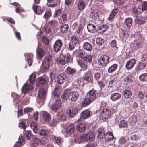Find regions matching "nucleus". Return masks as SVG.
<instances>
[{
  "label": "nucleus",
  "instance_id": "8",
  "mask_svg": "<svg viewBox=\"0 0 147 147\" xmlns=\"http://www.w3.org/2000/svg\"><path fill=\"white\" fill-rule=\"evenodd\" d=\"M63 45V42L61 39H57L53 45L54 49L57 52L59 51Z\"/></svg>",
  "mask_w": 147,
  "mask_h": 147
},
{
  "label": "nucleus",
  "instance_id": "6",
  "mask_svg": "<svg viewBox=\"0 0 147 147\" xmlns=\"http://www.w3.org/2000/svg\"><path fill=\"white\" fill-rule=\"evenodd\" d=\"M109 56L104 55L99 59L98 63L100 65L105 66L109 63Z\"/></svg>",
  "mask_w": 147,
  "mask_h": 147
},
{
  "label": "nucleus",
  "instance_id": "14",
  "mask_svg": "<svg viewBox=\"0 0 147 147\" xmlns=\"http://www.w3.org/2000/svg\"><path fill=\"white\" fill-rule=\"evenodd\" d=\"M66 76L65 74H62L58 75L57 77V82L59 84H61L66 80Z\"/></svg>",
  "mask_w": 147,
  "mask_h": 147
},
{
  "label": "nucleus",
  "instance_id": "31",
  "mask_svg": "<svg viewBox=\"0 0 147 147\" xmlns=\"http://www.w3.org/2000/svg\"><path fill=\"white\" fill-rule=\"evenodd\" d=\"M121 97V94L118 93H115L111 94L110 96V98L113 101H115L119 99Z\"/></svg>",
  "mask_w": 147,
  "mask_h": 147
},
{
  "label": "nucleus",
  "instance_id": "22",
  "mask_svg": "<svg viewBox=\"0 0 147 147\" xmlns=\"http://www.w3.org/2000/svg\"><path fill=\"white\" fill-rule=\"evenodd\" d=\"M109 28L108 26L105 24L99 26L97 27V31L98 33L101 34L105 32Z\"/></svg>",
  "mask_w": 147,
  "mask_h": 147
},
{
  "label": "nucleus",
  "instance_id": "59",
  "mask_svg": "<svg viewBox=\"0 0 147 147\" xmlns=\"http://www.w3.org/2000/svg\"><path fill=\"white\" fill-rule=\"evenodd\" d=\"M43 42L46 45H48L49 43V40L46 36H44L42 38Z\"/></svg>",
  "mask_w": 147,
  "mask_h": 147
},
{
  "label": "nucleus",
  "instance_id": "57",
  "mask_svg": "<svg viewBox=\"0 0 147 147\" xmlns=\"http://www.w3.org/2000/svg\"><path fill=\"white\" fill-rule=\"evenodd\" d=\"M114 3L117 5H121L124 3L123 0H113Z\"/></svg>",
  "mask_w": 147,
  "mask_h": 147
},
{
  "label": "nucleus",
  "instance_id": "43",
  "mask_svg": "<svg viewBox=\"0 0 147 147\" xmlns=\"http://www.w3.org/2000/svg\"><path fill=\"white\" fill-rule=\"evenodd\" d=\"M84 49L88 51H90L92 49V46L89 42H86L84 43L83 45Z\"/></svg>",
  "mask_w": 147,
  "mask_h": 147
},
{
  "label": "nucleus",
  "instance_id": "1",
  "mask_svg": "<svg viewBox=\"0 0 147 147\" xmlns=\"http://www.w3.org/2000/svg\"><path fill=\"white\" fill-rule=\"evenodd\" d=\"M79 94L77 91H71L69 90H66L63 94L62 98L63 100H67L68 98L72 101L77 100L79 97Z\"/></svg>",
  "mask_w": 147,
  "mask_h": 147
},
{
  "label": "nucleus",
  "instance_id": "16",
  "mask_svg": "<svg viewBox=\"0 0 147 147\" xmlns=\"http://www.w3.org/2000/svg\"><path fill=\"white\" fill-rule=\"evenodd\" d=\"M41 140L40 139L35 136H32V146L33 147H36L38 146L40 143Z\"/></svg>",
  "mask_w": 147,
  "mask_h": 147
},
{
  "label": "nucleus",
  "instance_id": "41",
  "mask_svg": "<svg viewBox=\"0 0 147 147\" xmlns=\"http://www.w3.org/2000/svg\"><path fill=\"white\" fill-rule=\"evenodd\" d=\"M125 22L126 26L128 28H130L132 25V19L131 18H127L125 19Z\"/></svg>",
  "mask_w": 147,
  "mask_h": 147
},
{
  "label": "nucleus",
  "instance_id": "64",
  "mask_svg": "<svg viewBox=\"0 0 147 147\" xmlns=\"http://www.w3.org/2000/svg\"><path fill=\"white\" fill-rule=\"evenodd\" d=\"M140 9L138 8H134L133 9V12L134 13L136 14H139L140 13Z\"/></svg>",
  "mask_w": 147,
  "mask_h": 147
},
{
  "label": "nucleus",
  "instance_id": "33",
  "mask_svg": "<svg viewBox=\"0 0 147 147\" xmlns=\"http://www.w3.org/2000/svg\"><path fill=\"white\" fill-rule=\"evenodd\" d=\"M88 31L90 32H94L96 30V26L92 24H88L87 26Z\"/></svg>",
  "mask_w": 147,
  "mask_h": 147
},
{
  "label": "nucleus",
  "instance_id": "11",
  "mask_svg": "<svg viewBox=\"0 0 147 147\" xmlns=\"http://www.w3.org/2000/svg\"><path fill=\"white\" fill-rule=\"evenodd\" d=\"M47 83V80L44 78L40 77L38 78L36 80V84L38 87H42Z\"/></svg>",
  "mask_w": 147,
  "mask_h": 147
},
{
  "label": "nucleus",
  "instance_id": "25",
  "mask_svg": "<svg viewBox=\"0 0 147 147\" xmlns=\"http://www.w3.org/2000/svg\"><path fill=\"white\" fill-rule=\"evenodd\" d=\"M75 130V127L73 124L71 123L68 125L66 128V133L69 134L74 133Z\"/></svg>",
  "mask_w": 147,
  "mask_h": 147
},
{
  "label": "nucleus",
  "instance_id": "5",
  "mask_svg": "<svg viewBox=\"0 0 147 147\" xmlns=\"http://www.w3.org/2000/svg\"><path fill=\"white\" fill-rule=\"evenodd\" d=\"M71 59V57L70 54L67 53L64 55H61L58 60L61 64L64 65L68 62Z\"/></svg>",
  "mask_w": 147,
  "mask_h": 147
},
{
  "label": "nucleus",
  "instance_id": "32",
  "mask_svg": "<svg viewBox=\"0 0 147 147\" xmlns=\"http://www.w3.org/2000/svg\"><path fill=\"white\" fill-rule=\"evenodd\" d=\"M93 101L88 98H85L81 102V105L82 107H85L88 105Z\"/></svg>",
  "mask_w": 147,
  "mask_h": 147
},
{
  "label": "nucleus",
  "instance_id": "38",
  "mask_svg": "<svg viewBox=\"0 0 147 147\" xmlns=\"http://www.w3.org/2000/svg\"><path fill=\"white\" fill-rule=\"evenodd\" d=\"M118 66L116 64H114L110 66L108 69L109 73H112L115 71L117 69Z\"/></svg>",
  "mask_w": 147,
  "mask_h": 147
},
{
  "label": "nucleus",
  "instance_id": "49",
  "mask_svg": "<svg viewBox=\"0 0 147 147\" xmlns=\"http://www.w3.org/2000/svg\"><path fill=\"white\" fill-rule=\"evenodd\" d=\"M59 89L58 87H55L53 91V94L55 98H58L59 96Z\"/></svg>",
  "mask_w": 147,
  "mask_h": 147
},
{
  "label": "nucleus",
  "instance_id": "2",
  "mask_svg": "<svg viewBox=\"0 0 147 147\" xmlns=\"http://www.w3.org/2000/svg\"><path fill=\"white\" fill-rule=\"evenodd\" d=\"M95 137L94 133L93 131H91L82 134L80 138L81 140L84 139L87 142H91L94 140Z\"/></svg>",
  "mask_w": 147,
  "mask_h": 147
},
{
  "label": "nucleus",
  "instance_id": "44",
  "mask_svg": "<svg viewBox=\"0 0 147 147\" xmlns=\"http://www.w3.org/2000/svg\"><path fill=\"white\" fill-rule=\"evenodd\" d=\"M30 126L32 129H33L34 132L36 133L38 132V127L37 123L34 122H32L31 123Z\"/></svg>",
  "mask_w": 147,
  "mask_h": 147
},
{
  "label": "nucleus",
  "instance_id": "12",
  "mask_svg": "<svg viewBox=\"0 0 147 147\" xmlns=\"http://www.w3.org/2000/svg\"><path fill=\"white\" fill-rule=\"evenodd\" d=\"M136 63V61L135 59H131L128 61L126 63L125 67L128 70L132 69Z\"/></svg>",
  "mask_w": 147,
  "mask_h": 147
},
{
  "label": "nucleus",
  "instance_id": "55",
  "mask_svg": "<svg viewBox=\"0 0 147 147\" xmlns=\"http://www.w3.org/2000/svg\"><path fill=\"white\" fill-rule=\"evenodd\" d=\"M96 42L98 45L101 46L104 44V40L101 38H96Z\"/></svg>",
  "mask_w": 147,
  "mask_h": 147
},
{
  "label": "nucleus",
  "instance_id": "4",
  "mask_svg": "<svg viewBox=\"0 0 147 147\" xmlns=\"http://www.w3.org/2000/svg\"><path fill=\"white\" fill-rule=\"evenodd\" d=\"M111 114V111L109 109L104 108L100 114V117L101 119L105 121L110 118Z\"/></svg>",
  "mask_w": 147,
  "mask_h": 147
},
{
  "label": "nucleus",
  "instance_id": "18",
  "mask_svg": "<svg viewBox=\"0 0 147 147\" xmlns=\"http://www.w3.org/2000/svg\"><path fill=\"white\" fill-rule=\"evenodd\" d=\"M91 112L88 109L84 110L81 113V118L86 119L90 117Z\"/></svg>",
  "mask_w": 147,
  "mask_h": 147
},
{
  "label": "nucleus",
  "instance_id": "52",
  "mask_svg": "<svg viewBox=\"0 0 147 147\" xmlns=\"http://www.w3.org/2000/svg\"><path fill=\"white\" fill-rule=\"evenodd\" d=\"M51 16V9L47 10L44 16V17L46 19H47Z\"/></svg>",
  "mask_w": 147,
  "mask_h": 147
},
{
  "label": "nucleus",
  "instance_id": "3",
  "mask_svg": "<svg viewBox=\"0 0 147 147\" xmlns=\"http://www.w3.org/2000/svg\"><path fill=\"white\" fill-rule=\"evenodd\" d=\"M66 117L64 115H60L57 113L53 119L52 121L51 122L50 124L52 126L54 127L58 123L65 119Z\"/></svg>",
  "mask_w": 147,
  "mask_h": 147
},
{
  "label": "nucleus",
  "instance_id": "47",
  "mask_svg": "<svg viewBox=\"0 0 147 147\" xmlns=\"http://www.w3.org/2000/svg\"><path fill=\"white\" fill-rule=\"evenodd\" d=\"M24 136L26 137V139L29 140L30 139L31 136V131H30L28 130L25 131L24 132Z\"/></svg>",
  "mask_w": 147,
  "mask_h": 147
},
{
  "label": "nucleus",
  "instance_id": "15",
  "mask_svg": "<svg viewBox=\"0 0 147 147\" xmlns=\"http://www.w3.org/2000/svg\"><path fill=\"white\" fill-rule=\"evenodd\" d=\"M87 97L88 98L93 102L96 98V95L94 90H89L87 94Z\"/></svg>",
  "mask_w": 147,
  "mask_h": 147
},
{
  "label": "nucleus",
  "instance_id": "42",
  "mask_svg": "<svg viewBox=\"0 0 147 147\" xmlns=\"http://www.w3.org/2000/svg\"><path fill=\"white\" fill-rule=\"evenodd\" d=\"M55 0H47V6L51 7H56L57 5V3L55 2Z\"/></svg>",
  "mask_w": 147,
  "mask_h": 147
},
{
  "label": "nucleus",
  "instance_id": "63",
  "mask_svg": "<svg viewBox=\"0 0 147 147\" xmlns=\"http://www.w3.org/2000/svg\"><path fill=\"white\" fill-rule=\"evenodd\" d=\"M94 77L97 81H98L101 77V74L100 73L97 72L94 74Z\"/></svg>",
  "mask_w": 147,
  "mask_h": 147
},
{
  "label": "nucleus",
  "instance_id": "37",
  "mask_svg": "<svg viewBox=\"0 0 147 147\" xmlns=\"http://www.w3.org/2000/svg\"><path fill=\"white\" fill-rule=\"evenodd\" d=\"M146 66V63L142 62H139L136 68V69L137 70L140 71L142 69H144Z\"/></svg>",
  "mask_w": 147,
  "mask_h": 147
},
{
  "label": "nucleus",
  "instance_id": "54",
  "mask_svg": "<svg viewBox=\"0 0 147 147\" xmlns=\"http://www.w3.org/2000/svg\"><path fill=\"white\" fill-rule=\"evenodd\" d=\"M71 42H73L75 44H78L79 42V39L77 37L74 35L71 37Z\"/></svg>",
  "mask_w": 147,
  "mask_h": 147
},
{
  "label": "nucleus",
  "instance_id": "56",
  "mask_svg": "<svg viewBox=\"0 0 147 147\" xmlns=\"http://www.w3.org/2000/svg\"><path fill=\"white\" fill-rule=\"evenodd\" d=\"M54 137L56 143L59 145L61 144L62 143V140L61 138L59 136L56 137L55 136H54Z\"/></svg>",
  "mask_w": 147,
  "mask_h": 147
},
{
  "label": "nucleus",
  "instance_id": "58",
  "mask_svg": "<svg viewBox=\"0 0 147 147\" xmlns=\"http://www.w3.org/2000/svg\"><path fill=\"white\" fill-rule=\"evenodd\" d=\"M111 46L112 48H116L117 49L118 47H117V43L116 40H112L110 43Z\"/></svg>",
  "mask_w": 147,
  "mask_h": 147
},
{
  "label": "nucleus",
  "instance_id": "34",
  "mask_svg": "<svg viewBox=\"0 0 147 147\" xmlns=\"http://www.w3.org/2000/svg\"><path fill=\"white\" fill-rule=\"evenodd\" d=\"M98 133V136L97 137L98 138L100 139H103L104 135L105 134L104 129L101 128L99 129Z\"/></svg>",
  "mask_w": 147,
  "mask_h": 147
},
{
  "label": "nucleus",
  "instance_id": "7",
  "mask_svg": "<svg viewBox=\"0 0 147 147\" xmlns=\"http://www.w3.org/2000/svg\"><path fill=\"white\" fill-rule=\"evenodd\" d=\"M52 61L51 57H46L42 63V68L45 70H47L50 65V62Z\"/></svg>",
  "mask_w": 147,
  "mask_h": 147
},
{
  "label": "nucleus",
  "instance_id": "20",
  "mask_svg": "<svg viewBox=\"0 0 147 147\" xmlns=\"http://www.w3.org/2000/svg\"><path fill=\"white\" fill-rule=\"evenodd\" d=\"M77 6L78 10L82 11L85 8L86 5L84 0H79L77 3Z\"/></svg>",
  "mask_w": 147,
  "mask_h": 147
},
{
  "label": "nucleus",
  "instance_id": "48",
  "mask_svg": "<svg viewBox=\"0 0 147 147\" xmlns=\"http://www.w3.org/2000/svg\"><path fill=\"white\" fill-rule=\"evenodd\" d=\"M140 80L142 82L147 81V74H143L140 75L139 77Z\"/></svg>",
  "mask_w": 147,
  "mask_h": 147
},
{
  "label": "nucleus",
  "instance_id": "45",
  "mask_svg": "<svg viewBox=\"0 0 147 147\" xmlns=\"http://www.w3.org/2000/svg\"><path fill=\"white\" fill-rule=\"evenodd\" d=\"M36 78V76L35 74H32L30 76L29 81L30 84H33L35 83Z\"/></svg>",
  "mask_w": 147,
  "mask_h": 147
},
{
  "label": "nucleus",
  "instance_id": "46",
  "mask_svg": "<svg viewBox=\"0 0 147 147\" xmlns=\"http://www.w3.org/2000/svg\"><path fill=\"white\" fill-rule=\"evenodd\" d=\"M78 63L80 67L82 68L83 71H85L87 69V65L83 61H78Z\"/></svg>",
  "mask_w": 147,
  "mask_h": 147
},
{
  "label": "nucleus",
  "instance_id": "9",
  "mask_svg": "<svg viewBox=\"0 0 147 147\" xmlns=\"http://www.w3.org/2000/svg\"><path fill=\"white\" fill-rule=\"evenodd\" d=\"M83 78L84 80L88 82H92V76L91 71H88L85 73Z\"/></svg>",
  "mask_w": 147,
  "mask_h": 147
},
{
  "label": "nucleus",
  "instance_id": "19",
  "mask_svg": "<svg viewBox=\"0 0 147 147\" xmlns=\"http://www.w3.org/2000/svg\"><path fill=\"white\" fill-rule=\"evenodd\" d=\"M118 10L117 8L114 9L110 13L107 19L109 21H113L115 18V16L117 14Z\"/></svg>",
  "mask_w": 147,
  "mask_h": 147
},
{
  "label": "nucleus",
  "instance_id": "51",
  "mask_svg": "<svg viewBox=\"0 0 147 147\" xmlns=\"http://www.w3.org/2000/svg\"><path fill=\"white\" fill-rule=\"evenodd\" d=\"M87 55L85 52L83 50H80L78 52V55L79 57L83 59Z\"/></svg>",
  "mask_w": 147,
  "mask_h": 147
},
{
  "label": "nucleus",
  "instance_id": "39",
  "mask_svg": "<svg viewBox=\"0 0 147 147\" xmlns=\"http://www.w3.org/2000/svg\"><path fill=\"white\" fill-rule=\"evenodd\" d=\"M69 26L67 24H63L61 27L60 30L63 33H65L68 31Z\"/></svg>",
  "mask_w": 147,
  "mask_h": 147
},
{
  "label": "nucleus",
  "instance_id": "27",
  "mask_svg": "<svg viewBox=\"0 0 147 147\" xmlns=\"http://www.w3.org/2000/svg\"><path fill=\"white\" fill-rule=\"evenodd\" d=\"M42 118L45 121L49 122L51 119V116L48 112L45 111L43 113Z\"/></svg>",
  "mask_w": 147,
  "mask_h": 147
},
{
  "label": "nucleus",
  "instance_id": "28",
  "mask_svg": "<svg viewBox=\"0 0 147 147\" xmlns=\"http://www.w3.org/2000/svg\"><path fill=\"white\" fill-rule=\"evenodd\" d=\"M46 96V90L44 88L40 89L38 91V96L39 98L44 99Z\"/></svg>",
  "mask_w": 147,
  "mask_h": 147
},
{
  "label": "nucleus",
  "instance_id": "50",
  "mask_svg": "<svg viewBox=\"0 0 147 147\" xmlns=\"http://www.w3.org/2000/svg\"><path fill=\"white\" fill-rule=\"evenodd\" d=\"M92 55L87 54L86 56L84 57L83 59L88 63H90L92 61Z\"/></svg>",
  "mask_w": 147,
  "mask_h": 147
},
{
  "label": "nucleus",
  "instance_id": "60",
  "mask_svg": "<svg viewBox=\"0 0 147 147\" xmlns=\"http://www.w3.org/2000/svg\"><path fill=\"white\" fill-rule=\"evenodd\" d=\"M126 142V140L124 137H121L119 140V143L120 144L123 145Z\"/></svg>",
  "mask_w": 147,
  "mask_h": 147
},
{
  "label": "nucleus",
  "instance_id": "24",
  "mask_svg": "<svg viewBox=\"0 0 147 147\" xmlns=\"http://www.w3.org/2000/svg\"><path fill=\"white\" fill-rule=\"evenodd\" d=\"M33 88V87L28 84H25L22 89V92L25 94L31 90Z\"/></svg>",
  "mask_w": 147,
  "mask_h": 147
},
{
  "label": "nucleus",
  "instance_id": "30",
  "mask_svg": "<svg viewBox=\"0 0 147 147\" xmlns=\"http://www.w3.org/2000/svg\"><path fill=\"white\" fill-rule=\"evenodd\" d=\"M123 94L124 97L127 99H128L131 97L132 95V92L131 90L128 89H127L124 90Z\"/></svg>",
  "mask_w": 147,
  "mask_h": 147
},
{
  "label": "nucleus",
  "instance_id": "17",
  "mask_svg": "<svg viewBox=\"0 0 147 147\" xmlns=\"http://www.w3.org/2000/svg\"><path fill=\"white\" fill-rule=\"evenodd\" d=\"M36 51L38 59H41L45 55V53L43 49L39 47L38 45Z\"/></svg>",
  "mask_w": 147,
  "mask_h": 147
},
{
  "label": "nucleus",
  "instance_id": "21",
  "mask_svg": "<svg viewBox=\"0 0 147 147\" xmlns=\"http://www.w3.org/2000/svg\"><path fill=\"white\" fill-rule=\"evenodd\" d=\"M105 138V140L107 142L111 141L113 139L115 138L114 137L113 133L111 132H107L104 135V138Z\"/></svg>",
  "mask_w": 147,
  "mask_h": 147
},
{
  "label": "nucleus",
  "instance_id": "26",
  "mask_svg": "<svg viewBox=\"0 0 147 147\" xmlns=\"http://www.w3.org/2000/svg\"><path fill=\"white\" fill-rule=\"evenodd\" d=\"M137 121V117L136 115H133L131 116L128 120L130 125L131 126L135 125Z\"/></svg>",
  "mask_w": 147,
  "mask_h": 147
},
{
  "label": "nucleus",
  "instance_id": "29",
  "mask_svg": "<svg viewBox=\"0 0 147 147\" xmlns=\"http://www.w3.org/2000/svg\"><path fill=\"white\" fill-rule=\"evenodd\" d=\"M124 83L126 84H128L132 82V76L131 75H129L125 77L123 80Z\"/></svg>",
  "mask_w": 147,
  "mask_h": 147
},
{
  "label": "nucleus",
  "instance_id": "13",
  "mask_svg": "<svg viewBox=\"0 0 147 147\" xmlns=\"http://www.w3.org/2000/svg\"><path fill=\"white\" fill-rule=\"evenodd\" d=\"M76 129L80 132H83L86 130V125L84 123L80 122L76 127Z\"/></svg>",
  "mask_w": 147,
  "mask_h": 147
},
{
  "label": "nucleus",
  "instance_id": "10",
  "mask_svg": "<svg viewBox=\"0 0 147 147\" xmlns=\"http://www.w3.org/2000/svg\"><path fill=\"white\" fill-rule=\"evenodd\" d=\"M61 105V101L60 100L58 99L55 101L52 106L51 109L53 111L56 112L60 107Z\"/></svg>",
  "mask_w": 147,
  "mask_h": 147
},
{
  "label": "nucleus",
  "instance_id": "61",
  "mask_svg": "<svg viewBox=\"0 0 147 147\" xmlns=\"http://www.w3.org/2000/svg\"><path fill=\"white\" fill-rule=\"evenodd\" d=\"M18 140L22 143V144H25V141L24 137L22 135H20L18 139Z\"/></svg>",
  "mask_w": 147,
  "mask_h": 147
},
{
  "label": "nucleus",
  "instance_id": "36",
  "mask_svg": "<svg viewBox=\"0 0 147 147\" xmlns=\"http://www.w3.org/2000/svg\"><path fill=\"white\" fill-rule=\"evenodd\" d=\"M73 28L74 30L77 29L76 32L77 34H79L81 29L80 25H79L77 22H76L73 25Z\"/></svg>",
  "mask_w": 147,
  "mask_h": 147
},
{
  "label": "nucleus",
  "instance_id": "40",
  "mask_svg": "<svg viewBox=\"0 0 147 147\" xmlns=\"http://www.w3.org/2000/svg\"><path fill=\"white\" fill-rule=\"evenodd\" d=\"M76 69L72 68L69 66L67 67L66 69V71L67 74L69 75H73L76 72Z\"/></svg>",
  "mask_w": 147,
  "mask_h": 147
},
{
  "label": "nucleus",
  "instance_id": "53",
  "mask_svg": "<svg viewBox=\"0 0 147 147\" xmlns=\"http://www.w3.org/2000/svg\"><path fill=\"white\" fill-rule=\"evenodd\" d=\"M127 126V122L126 121L123 120L121 121L119 124V127L121 128L126 127Z\"/></svg>",
  "mask_w": 147,
  "mask_h": 147
},
{
  "label": "nucleus",
  "instance_id": "35",
  "mask_svg": "<svg viewBox=\"0 0 147 147\" xmlns=\"http://www.w3.org/2000/svg\"><path fill=\"white\" fill-rule=\"evenodd\" d=\"M69 115L70 117H72L77 113L78 109L76 107L69 109Z\"/></svg>",
  "mask_w": 147,
  "mask_h": 147
},
{
  "label": "nucleus",
  "instance_id": "62",
  "mask_svg": "<svg viewBox=\"0 0 147 147\" xmlns=\"http://www.w3.org/2000/svg\"><path fill=\"white\" fill-rule=\"evenodd\" d=\"M142 10L143 11L147 10V1H144L142 4Z\"/></svg>",
  "mask_w": 147,
  "mask_h": 147
},
{
  "label": "nucleus",
  "instance_id": "23",
  "mask_svg": "<svg viewBox=\"0 0 147 147\" xmlns=\"http://www.w3.org/2000/svg\"><path fill=\"white\" fill-rule=\"evenodd\" d=\"M135 21L136 24L140 25L143 24L145 23V19L142 16H138L136 17Z\"/></svg>",
  "mask_w": 147,
  "mask_h": 147
}]
</instances>
